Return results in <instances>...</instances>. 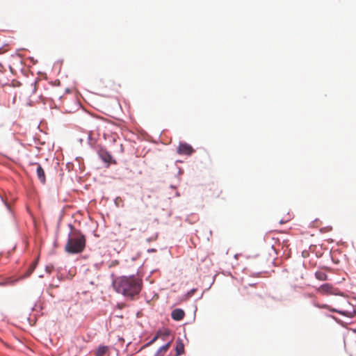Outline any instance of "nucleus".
Returning a JSON list of instances; mask_svg holds the SVG:
<instances>
[{"label":"nucleus","mask_w":356,"mask_h":356,"mask_svg":"<svg viewBox=\"0 0 356 356\" xmlns=\"http://www.w3.org/2000/svg\"><path fill=\"white\" fill-rule=\"evenodd\" d=\"M5 205L6 206L8 209H10V206L6 202H5Z\"/></svg>","instance_id":"nucleus-20"},{"label":"nucleus","mask_w":356,"mask_h":356,"mask_svg":"<svg viewBox=\"0 0 356 356\" xmlns=\"http://www.w3.org/2000/svg\"><path fill=\"white\" fill-rule=\"evenodd\" d=\"M353 331H354V332H355V333H356V329H355V330H354Z\"/></svg>","instance_id":"nucleus-23"},{"label":"nucleus","mask_w":356,"mask_h":356,"mask_svg":"<svg viewBox=\"0 0 356 356\" xmlns=\"http://www.w3.org/2000/svg\"><path fill=\"white\" fill-rule=\"evenodd\" d=\"M316 306L319 308L327 309L328 310H330L332 312H336V313L340 314L341 315H343L345 316L350 317V318L353 317L354 316V314H355V312L353 308H352L351 310H341V309L331 308L327 305H316ZM350 307H353L352 306H350Z\"/></svg>","instance_id":"nucleus-4"},{"label":"nucleus","mask_w":356,"mask_h":356,"mask_svg":"<svg viewBox=\"0 0 356 356\" xmlns=\"http://www.w3.org/2000/svg\"><path fill=\"white\" fill-rule=\"evenodd\" d=\"M196 291V289H191L188 293L184 297V300H187L188 298H189L190 297H191L192 296H193L194 293Z\"/></svg>","instance_id":"nucleus-15"},{"label":"nucleus","mask_w":356,"mask_h":356,"mask_svg":"<svg viewBox=\"0 0 356 356\" xmlns=\"http://www.w3.org/2000/svg\"><path fill=\"white\" fill-rule=\"evenodd\" d=\"M163 334H165V335H168V331L165 330V331L162 332V331L159 330L156 333V334L152 338V339L150 340L148 343H147L145 346H148L152 344L160 337V335Z\"/></svg>","instance_id":"nucleus-10"},{"label":"nucleus","mask_w":356,"mask_h":356,"mask_svg":"<svg viewBox=\"0 0 356 356\" xmlns=\"http://www.w3.org/2000/svg\"><path fill=\"white\" fill-rule=\"evenodd\" d=\"M184 353V344L179 341V355Z\"/></svg>","instance_id":"nucleus-17"},{"label":"nucleus","mask_w":356,"mask_h":356,"mask_svg":"<svg viewBox=\"0 0 356 356\" xmlns=\"http://www.w3.org/2000/svg\"><path fill=\"white\" fill-rule=\"evenodd\" d=\"M32 164L36 166V174L38 179L42 184H44L46 183V176L44 169L38 163H34Z\"/></svg>","instance_id":"nucleus-5"},{"label":"nucleus","mask_w":356,"mask_h":356,"mask_svg":"<svg viewBox=\"0 0 356 356\" xmlns=\"http://www.w3.org/2000/svg\"><path fill=\"white\" fill-rule=\"evenodd\" d=\"M108 347L107 346H99L96 351L95 356H105L108 353Z\"/></svg>","instance_id":"nucleus-8"},{"label":"nucleus","mask_w":356,"mask_h":356,"mask_svg":"<svg viewBox=\"0 0 356 356\" xmlns=\"http://www.w3.org/2000/svg\"><path fill=\"white\" fill-rule=\"evenodd\" d=\"M171 316L174 320L178 321V308L174 309L172 310Z\"/></svg>","instance_id":"nucleus-14"},{"label":"nucleus","mask_w":356,"mask_h":356,"mask_svg":"<svg viewBox=\"0 0 356 356\" xmlns=\"http://www.w3.org/2000/svg\"><path fill=\"white\" fill-rule=\"evenodd\" d=\"M34 268H35V267H34V266H33L31 268H30L29 270H28L26 271V273L24 275L21 276L19 279L13 280H10V281L9 282V284H10V285H14V284H15L18 280H23V279H24V278H26V277H29V276L32 273V272L33 271Z\"/></svg>","instance_id":"nucleus-9"},{"label":"nucleus","mask_w":356,"mask_h":356,"mask_svg":"<svg viewBox=\"0 0 356 356\" xmlns=\"http://www.w3.org/2000/svg\"><path fill=\"white\" fill-rule=\"evenodd\" d=\"M332 289V286L328 283H326L319 286L317 289V291L323 296H327L333 293Z\"/></svg>","instance_id":"nucleus-7"},{"label":"nucleus","mask_w":356,"mask_h":356,"mask_svg":"<svg viewBox=\"0 0 356 356\" xmlns=\"http://www.w3.org/2000/svg\"><path fill=\"white\" fill-rule=\"evenodd\" d=\"M97 154L99 158L105 163H106V167H108L111 163H115V160L113 159L111 154L103 147H100L97 150Z\"/></svg>","instance_id":"nucleus-3"},{"label":"nucleus","mask_w":356,"mask_h":356,"mask_svg":"<svg viewBox=\"0 0 356 356\" xmlns=\"http://www.w3.org/2000/svg\"><path fill=\"white\" fill-rule=\"evenodd\" d=\"M113 286L117 293L133 300L141 291L142 280L135 275L121 276L113 281Z\"/></svg>","instance_id":"nucleus-1"},{"label":"nucleus","mask_w":356,"mask_h":356,"mask_svg":"<svg viewBox=\"0 0 356 356\" xmlns=\"http://www.w3.org/2000/svg\"><path fill=\"white\" fill-rule=\"evenodd\" d=\"M195 152L194 149L187 143H179V154L191 155Z\"/></svg>","instance_id":"nucleus-6"},{"label":"nucleus","mask_w":356,"mask_h":356,"mask_svg":"<svg viewBox=\"0 0 356 356\" xmlns=\"http://www.w3.org/2000/svg\"><path fill=\"white\" fill-rule=\"evenodd\" d=\"M185 315L184 312L182 309H179V321L181 320Z\"/></svg>","instance_id":"nucleus-19"},{"label":"nucleus","mask_w":356,"mask_h":356,"mask_svg":"<svg viewBox=\"0 0 356 356\" xmlns=\"http://www.w3.org/2000/svg\"><path fill=\"white\" fill-rule=\"evenodd\" d=\"M79 141L80 143H82L83 139H82V138H80V139L79 140Z\"/></svg>","instance_id":"nucleus-21"},{"label":"nucleus","mask_w":356,"mask_h":356,"mask_svg":"<svg viewBox=\"0 0 356 356\" xmlns=\"http://www.w3.org/2000/svg\"><path fill=\"white\" fill-rule=\"evenodd\" d=\"M174 350L175 352V356H178V339L175 341Z\"/></svg>","instance_id":"nucleus-16"},{"label":"nucleus","mask_w":356,"mask_h":356,"mask_svg":"<svg viewBox=\"0 0 356 356\" xmlns=\"http://www.w3.org/2000/svg\"><path fill=\"white\" fill-rule=\"evenodd\" d=\"M315 277L320 281H325L327 280V275L322 271H316L315 273Z\"/></svg>","instance_id":"nucleus-11"},{"label":"nucleus","mask_w":356,"mask_h":356,"mask_svg":"<svg viewBox=\"0 0 356 356\" xmlns=\"http://www.w3.org/2000/svg\"><path fill=\"white\" fill-rule=\"evenodd\" d=\"M175 195H176L177 196H178V191H177V192L175 193Z\"/></svg>","instance_id":"nucleus-22"},{"label":"nucleus","mask_w":356,"mask_h":356,"mask_svg":"<svg viewBox=\"0 0 356 356\" xmlns=\"http://www.w3.org/2000/svg\"><path fill=\"white\" fill-rule=\"evenodd\" d=\"M53 268V266H47L45 268V270L47 273H50Z\"/></svg>","instance_id":"nucleus-18"},{"label":"nucleus","mask_w":356,"mask_h":356,"mask_svg":"<svg viewBox=\"0 0 356 356\" xmlns=\"http://www.w3.org/2000/svg\"><path fill=\"white\" fill-rule=\"evenodd\" d=\"M68 226L70 232L68 234L65 251L71 254L81 253L86 248V236L80 230L74 229L72 224Z\"/></svg>","instance_id":"nucleus-2"},{"label":"nucleus","mask_w":356,"mask_h":356,"mask_svg":"<svg viewBox=\"0 0 356 356\" xmlns=\"http://www.w3.org/2000/svg\"><path fill=\"white\" fill-rule=\"evenodd\" d=\"M87 139H88V143L89 145L91 147H93L96 143V140L92 138V134L90 132L88 134Z\"/></svg>","instance_id":"nucleus-13"},{"label":"nucleus","mask_w":356,"mask_h":356,"mask_svg":"<svg viewBox=\"0 0 356 356\" xmlns=\"http://www.w3.org/2000/svg\"><path fill=\"white\" fill-rule=\"evenodd\" d=\"M170 345V342H168L167 343L161 346L157 351L155 353L154 356H160L162 351H165L168 348Z\"/></svg>","instance_id":"nucleus-12"}]
</instances>
